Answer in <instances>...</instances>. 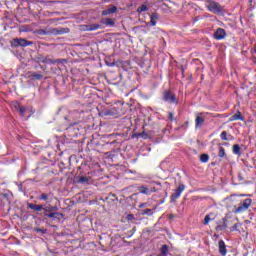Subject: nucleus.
<instances>
[{"label": "nucleus", "mask_w": 256, "mask_h": 256, "mask_svg": "<svg viewBox=\"0 0 256 256\" xmlns=\"http://www.w3.org/2000/svg\"><path fill=\"white\" fill-rule=\"evenodd\" d=\"M206 7L211 13H221V11H223V8L219 3L211 0L206 1Z\"/></svg>", "instance_id": "f257e3e1"}, {"label": "nucleus", "mask_w": 256, "mask_h": 256, "mask_svg": "<svg viewBox=\"0 0 256 256\" xmlns=\"http://www.w3.org/2000/svg\"><path fill=\"white\" fill-rule=\"evenodd\" d=\"M251 203H253V200L251 198L245 199L238 208H236L235 213H243V211H247L249 207H251Z\"/></svg>", "instance_id": "f03ea898"}, {"label": "nucleus", "mask_w": 256, "mask_h": 256, "mask_svg": "<svg viewBox=\"0 0 256 256\" xmlns=\"http://www.w3.org/2000/svg\"><path fill=\"white\" fill-rule=\"evenodd\" d=\"M31 44H32L31 42L23 38H16L11 42L12 47H27Z\"/></svg>", "instance_id": "7ed1b4c3"}, {"label": "nucleus", "mask_w": 256, "mask_h": 256, "mask_svg": "<svg viewBox=\"0 0 256 256\" xmlns=\"http://www.w3.org/2000/svg\"><path fill=\"white\" fill-rule=\"evenodd\" d=\"M164 101H167V103H175L177 105V98L171 92L164 93Z\"/></svg>", "instance_id": "20e7f679"}, {"label": "nucleus", "mask_w": 256, "mask_h": 256, "mask_svg": "<svg viewBox=\"0 0 256 256\" xmlns=\"http://www.w3.org/2000/svg\"><path fill=\"white\" fill-rule=\"evenodd\" d=\"M185 191V185L180 184L177 189L175 190V193L172 194V199H179V197H181V193Z\"/></svg>", "instance_id": "39448f33"}, {"label": "nucleus", "mask_w": 256, "mask_h": 256, "mask_svg": "<svg viewBox=\"0 0 256 256\" xmlns=\"http://www.w3.org/2000/svg\"><path fill=\"white\" fill-rule=\"evenodd\" d=\"M225 35V30L223 28H219L216 30L214 37L219 41L221 39H225Z\"/></svg>", "instance_id": "423d86ee"}, {"label": "nucleus", "mask_w": 256, "mask_h": 256, "mask_svg": "<svg viewBox=\"0 0 256 256\" xmlns=\"http://www.w3.org/2000/svg\"><path fill=\"white\" fill-rule=\"evenodd\" d=\"M218 245H219L220 255H223V256L227 255V248L225 246V242L223 240H220Z\"/></svg>", "instance_id": "0eeeda50"}, {"label": "nucleus", "mask_w": 256, "mask_h": 256, "mask_svg": "<svg viewBox=\"0 0 256 256\" xmlns=\"http://www.w3.org/2000/svg\"><path fill=\"white\" fill-rule=\"evenodd\" d=\"M16 107H17L21 117H27V113H29V109L19 105V103L16 104Z\"/></svg>", "instance_id": "6e6552de"}, {"label": "nucleus", "mask_w": 256, "mask_h": 256, "mask_svg": "<svg viewBox=\"0 0 256 256\" xmlns=\"http://www.w3.org/2000/svg\"><path fill=\"white\" fill-rule=\"evenodd\" d=\"M211 221H215V214L210 213L204 217L203 225H209Z\"/></svg>", "instance_id": "1a4fd4ad"}, {"label": "nucleus", "mask_w": 256, "mask_h": 256, "mask_svg": "<svg viewBox=\"0 0 256 256\" xmlns=\"http://www.w3.org/2000/svg\"><path fill=\"white\" fill-rule=\"evenodd\" d=\"M113 13H117V7H115V6H112L108 9L102 11V15H104V16L111 15Z\"/></svg>", "instance_id": "9d476101"}, {"label": "nucleus", "mask_w": 256, "mask_h": 256, "mask_svg": "<svg viewBox=\"0 0 256 256\" xmlns=\"http://www.w3.org/2000/svg\"><path fill=\"white\" fill-rule=\"evenodd\" d=\"M229 121H243V117L241 116V112H237L233 116L229 118Z\"/></svg>", "instance_id": "9b49d317"}, {"label": "nucleus", "mask_w": 256, "mask_h": 256, "mask_svg": "<svg viewBox=\"0 0 256 256\" xmlns=\"http://www.w3.org/2000/svg\"><path fill=\"white\" fill-rule=\"evenodd\" d=\"M157 19H159V16L157 14H152L150 17V25L152 27H155L157 25Z\"/></svg>", "instance_id": "f8f14e48"}, {"label": "nucleus", "mask_w": 256, "mask_h": 256, "mask_svg": "<svg viewBox=\"0 0 256 256\" xmlns=\"http://www.w3.org/2000/svg\"><path fill=\"white\" fill-rule=\"evenodd\" d=\"M28 207L34 211H43V205L28 204Z\"/></svg>", "instance_id": "ddd939ff"}, {"label": "nucleus", "mask_w": 256, "mask_h": 256, "mask_svg": "<svg viewBox=\"0 0 256 256\" xmlns=\"http://www.w3.org/2000/svg\"><path fill=\"white\" fill-rule=\"evenodd\" d=\"M102 23L103 25H107L108 27H113V25H115V21H113V19L111 18H107Z\"/></svg>", "instance_id": "4468645a"}, {"label": "nucleus", "mask_w": 256, "mask_h": 256, "mask_svg": "<svg viewBox=\"0 0 256 256\" xmlns=\"http://www.w3.org/2000/svg\"><path fill=\"white\" fill-rule=\"evenodd\" d=\"M203 123H205V119H203L200 116H197V118H196V127H201V125H203Z\"/></svg>", "instance_id": "2eb2a0df"}, {"label": "nucleus", "mask_w": 256, "mask_h": 256, "mask_svg": "<svg viewBox=\"0 0 256 256\" xmlns=\"http://www.w3.org/2000/svg\"><path fill=\"white\" fill-rule=\"evenodd\" d=\"M233 153H234L235 155H239V153H241V147H239L238 144H235V145L233 146Z\"/></svg>", "instance_id": "dca6fc26"}, {"label": "nucleus", "mask_w": 256, "mask_h": 256, "mask_svg": "<svg viewBox=\"0 0 256 256\" xmlns=\"http://www.w3.org/2000/svg\"><path fill=\"white\" fill-rule=\"evenodd\" d=\"M200 161H201L202 163H207V161H209V155H207V154H202V155L200 156Z\"/></svg>", "instance_id": "f3484780"}, {"label": "nucleus", "mask_w": 256, "mask_h": 256, "mask_svg": "<svg viewBox=\"0 0 256 256\" xmlns=\"http://www.w3.org/2000/svg\"><path fill=\"white\" fill-rule=\"evenodd\" d=\"M168 251H169V248L167 247V245H163L161 248L162 255L166 256Z\"/></svg>", "instance_id": "a211bd4d"}, {"label": "nucleus", "mask_w": 256, "mask_h": 256, "mask_svg": "<svg viewBox=\"0 0 256 256\" xmlns=\"http://www.w3.org/2000/svg\"><path fill=\"white\" fill-rule=\"evenodd\" d=\"M219 157H225V148L220 147L218 152Z\"/></svg>", "instance_id": "6ab92c4d"}, {"label": "nucleus", "mask_w": 256, "mask_h": 256, "mask_svg": "<svg viewBox=\"0 0 256 256\" xmlns=\"http://www.w3.org/2000/svg\"><path fill=\"white\" fill-rule=\"evenodd\" d=\"M221 139L223 140V141H227V132L226 131H223L222 133H221Z\"/></svg>", "instance_id": "aec40b11"}, {"label": "nucleus", "mask_w": 256, "mask_h": 256, "mask_svg": "<svg viewBox=\"0 0 256 256\" xmlns=\"http://www.w3.org/2000/svg\"><path fill=\"white\" fill-rule=\"evenodd\" d=\"M143 11H147V6L142 5L141 7L138 8L139 13H143Z\"/></svg>", "instance_id": "412c9836"}, {"label": "nucleus", "mask_w": 256, "mask_h": 256, "mask_svg": "<svg viewBox=\"0 0 256 256\" xmlns=\"http://www.w3.org/2000/svg\"><path fill=\"white\" fill-rule=\"evenodd\" d=\"M87 181H89V179L87 177H80L79 178V183H87Z\"/></svg>", "instance_id": "4be33fe9"}, {"label": "nucleus", "mask_w": 256, "mask_h": 256, "mask_svg": "<svg viewBox=\"0 0 256 256\" xmlns=\"http://www.w3.org/2000/svg\"><path fill=\"white\" fill-rule=\"evenodd\" d=\"M144 215H153V211L151 209H146L143 212Z\"/></svg>", "instance_id": "5701e85b"}, {"label": "nucleus", "mask_w": 256, "mask_h": 256, "mask_svg": "<svg viewBox=\"0 0 256 256\" xmlns=\"http://www.w3.org/2000/svg\"><path fill=\"white\" fill-rule=\"evenodd\" d=\"M126 219H127V221H133V219H135V216H133V214H128L126 216Z\"/></svg>", "instance_id": "b1692460"}, {"label": "nucleus", "mask_w": 256, "mask_h": 256, "mask_svg": "<svg viewBox=\"0 0 256 256\" xmlns=\"http://www.w3.org/2000/svg\"><path fill=\"white\" fill-rule=\"evenodd\" d=\"M40 199H42L43 201H47V194H42L40 196Z\"/></svg>", "instance_id": "393cba45"}, {"label": "nucleus", "mask_w": 256, "mask_h": 256, "mask_svg": "<svg viewBox=\"0 0 256 256\" xmlns=\"http://www.w3.org/2000/svg\"><path fill=\"white\" fill-rule=\"evenodd\" d=\"M142 190H141V193H144V194H147L148 193V189L147 188H145V187H142L141 188Z\"/></svg>", "instance_id": "a878e982"}, {"label": "nucleus", "mask_w": 256, "mask_h": 256, "mask_svg": "<svg viewBox=\"0 0 256 256\" xmlns=\"http://www.w3.org/2000/svg\"><path fill=\"white\" fill-rule=\"evenodd\" d=\"M237 227H239V225L235 224L234 226L231 227V231H237Z\"/></svg>", "instance_id": "bb28decb"}, {"label": "nucleus", "mask_w": 256, "mask_h": 256, "mask_svg": "<svg viewBox=\"0 0 256 256\" xmlns=\"http://www.w3.org/2000/svg\"><path fill=\"white\" fill-rule=\"evenodd\" d=\"M47 217H49L51 219V218L55 217V213L47 214Z\"/></svg>", "instance_id": "cd10ccee"}, {"label": "nucleus", "mask_w": 256, "mask_h": 256, "mask_svg": "<svg viewBox=\"0 0 256 256\" xmlns=\"http://www.w3.org/2000/svg\"><path fill=\"white\" fill-rule=\"evenodd\" d=\"M143 207H145V203L140 204V209H143Z\"/></svg>", "instance_id": "c85d7f7f"}, {"label": "nucleus", "mask_w": 256, "mask_h": 256, "mask_svg": "<svg viewBox=\"0 0 256 256\" xmlns=\"http://www.w3.org/2000/svg\"><path fill=\"white\" fill-rule=\"evenodd\" d=\"M31 115H33V112H31V113L26 117V119H29V117H31Z\"/></svg>", "instance_id": "c756f323"}]
</instances>
